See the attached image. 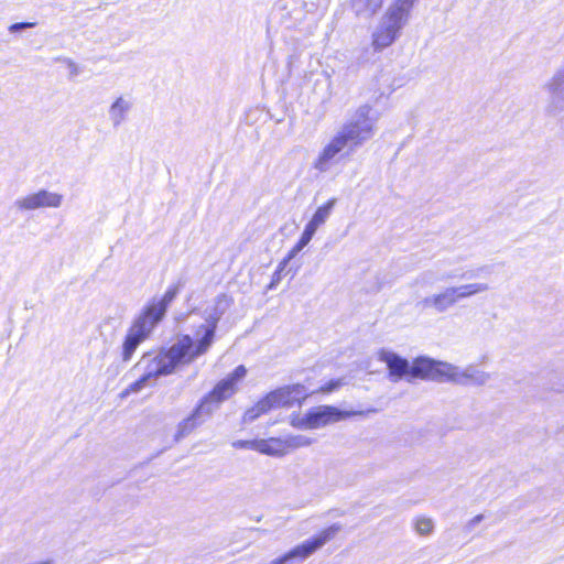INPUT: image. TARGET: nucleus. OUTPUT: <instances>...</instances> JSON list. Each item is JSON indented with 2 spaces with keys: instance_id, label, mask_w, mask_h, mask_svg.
<instances>
[{
  "instance_id": "obj_3",
  "label": "nucleus",
  "mask_w": 564,
  "mask_h": 564,
  "mask_svg": "<svg viewBox=\"0 0 564 564\" xmlns=\"http://www.w3.org/2000/svg\"><path fill=\"white\" fill-rule=\"evenodd\" d=\"M344 383L345 382L343 379H332L319 389L313 391H310L307 388L299 383L279 388L268 393L264 398L258 401L257 404L248 409L245 413V421H253L261 414H264L271 410L292 406L296 403H301L311 393H330L339 389Z\"/></svg>"
},
{
  "instance_id": "obj_20",
  "label": "nucleus",
  "mask_w": 564,
  "mask_h": 564,
  "mask_svg": "<svg viewBox=\"0 0 564 564\" xmlns=\"http://www.w3.org/2000/svg\"><path fill=\"white\" fill-rule=\"evenodd\" d=\"M335 205L336 198L327 200L326 203L316 208L311 218L323 226L330 217Z\"/></svg>"
},
{
  "instance_id": "obj_12",
  "label": "nucleus",
  "mask_w": 564,
  "mask_h": 564,
  "mask_svg": "<svg viewBox=\"0 0 564 564\" xmlns=\"http://www.w3.org/2000/svg\"><path fill=\"white\" fill-rule=\"evenodd\" d=\"M132 106L133 101L130 96L121 95L117 97L108 109L109 120L115 126L122 123L127 119Z\"/></svg>"
},
{
  "instance_id": "obj_23",
  "label": "nucleus",
  "mask_w": 564,
  "mask_h": 564,
  "mask_svg": "<svg viewBox=\"0 0 564 564\" xmlns=\"http://www.w3.org/2000/svg\"><path fill=\"white\" fill-rule=\"evenodd\" d=\"M313 235L303 229L297 242L293 246V248L289 252V259L294 258L304 247H306L311 240L313 239Z\"/></svg>"
},
{
  "instance_id": "obj_30",
  "label": "nucleus",
  "mask_w": 564,
  "mask_h": 564,
  "mask_svg": "<svg viewBox=\"0 0 564 564\" xmlns=\"http://www.w3.org/2000/svg\"><path fill=\"white\" fill-rule=\"evenodd\" d=\"M471 272H474V270H471V269L470 270H466L464 273L458 274L456 276L459 278L460 280H464V279H466L467 273H471Z\"/></svg>"
},
{
  "instance_id": "obj_27",
  "label": "nucleus",
  "mask_w": 564,
  "mask_h": 564,
  "mask_svg": "<svg viewBox=\"0 0 564 564\" xmlns=\"http://www.w3.org/2000/svg\"><path fill=\"white\" fill-rule=\"evenodd\" d=\"M322 225L310 218V220L306 223L304 229L315 236L316 231Z\"/></svg>"
},
{
  "instance_id": "obj_15",
  "label": "nucleus",
  "mask_w": 564,
  "mask_h": 564,
  "mask_svg": "<svg viewBox=\"0 0 564 564\" xmlns=\"http://www.w3.org/2000/svg\"><path fill=\"white\" fill-rule=\"evenodd\" d=\"M257 452L271 457H282L286 455V445L281 437L258 438Z\"/></svg>"
},
{
  "instance_id": "obj_9",
  "label": "nucleus",
  "mask_w": 564,
  "mask_h": 564,
  "mask_svg": "<svg viewBox=\"0 0 564 564\" xmlns=\"http://www.w3.org/2000/svg\"><path fill=\"white\" fill-rule=\"evenodd\" d=\"M376 358L386 364L389 376L393 381L411 378V365L394 351L384 348L379 349L376 352Z\"/></svg>"
},
{
  "instance_id": "obj_4",
  "label": "nucleus",
  "mask_w": 564,
  "mask_h": 564,
  "mask_svg": "<svg viewBox=\"0 0 564 564\" xmlns=\"http://www.w3.org/2000/svg\"><path fill=\"white\" fill-rule=\"evenodd\" d=\"M371 411H347L332 405H318L305 412L292 413L290 425L297 430H318L352 416H364Z\"/></svg>"
},
{
  "instance_id": "obj_8",
  "label": "nucleus",
  "mask_w": 564,
  "mask_h": 564,
  "mask_svg": "<svg viewBox=\"0 0 564 564\" xmlns=\"http://www.w3.org/2000/svg\"><path fill=\"white\" fill-rule=\"evenodd\" d=\"M63 203V195L48 189H40L18 198L14 207L20 212H32L40 208H57Z\"/></svg>"
},
{
  "instance_id": "obj_21",
  "label": "nucleus",
  "mask_w": 564,
  "mask_h": 564,
  "mask_svg": "<svg viewBox=\"0 0 564 564\" xmlns=\"http://www.w3.org/2000/svg\"><path fill=\"white\" fill-rule=\"evenodd\" d=\"M414 531L422 536H427L433 533L435 524L432 518L419 516L413 521Z\"/></svg>"
},
{
  "instance_id": "obj_28",
  "label": "nucleus",
  "mask_w": 564,
  "mask_h": 564,
  "mask_svg": "<svg viewBox=\"0 0 564 564\" xmlns=\"http://www.w3.org/2000/svg\"><path fill=\"white\" fill-rule=\"evenodd\" d=\"M322 225L310 218V220L306 223L304 229L315 236L316 231Z\"/></svg>"
},
{
  "instance_id": "obj_19",
  "label": "nucleus",
  "mask_w": 564,
  "mask_h": 564,
  "mask_svg": "<svg viewBox=\"0 0 564 564\" xmlns=\"http://www.w3.org/2000/svg\"><path fill=\"white\" fill-rule=\"evenodd\" d=\"M283 441L286 445V455L292 451L308 447L314 443V438L307 435H289Z\"/></svg>"
},
{
  "instance_id": "obj_6",
  "label": "nucleus",
  "mask_w": 564,
  "mask_h": 564,
  "mask_svg": "<svg viewBox=\"0 0 564 564\" xmlns=\"http://www.w3.org/2000/svg\"><path fill=\"white\" fill-rule=\"evenodd\" d=\"M339 531L340 527L338 524L325 528L313 538L303 541L285 554L271 561L269 564H291L294 561H304L317 550L322 549L326 543L332 541Z\"/></svg>"
},
{
  "instance_id": "obj_10",
  "label": "nucleus",
  "mask_w": 564,
  "mask_h": 564,
  "mask_svg": "<svg viewBox=\"0 0 564 564\" xmlns=\"http://www.w3.org/2000/svg\"><path fill=\"white\" fill-rule=\"evenodd\" d=\"M246 376L247 368L245 366H238L231 373L218 382L210 393V399L220 402L230 398L237 392L239 384Z\"/></svg>"
},
{
  "instance_id": "obj_25",
  "label": "nucleus",
  "mask_w": 564,
  "mask_h": 564,
  "mask_svg": "<svg viewBox=\"0 0 564 564\" xmlns=\"http://www.w3.org/2000/svg\"><path fill=\"white\" fill-rule=\"evenodd\" d=\"M258 438L253 440H238L232 443L237 449H252L257 452Z\"/></svg>"
},
{
  "instance_id": "obj_5",
  "label": "nucleus",
  "mask_w": 564,
  "mask_h": 564,
  "mask_svg": "<svg viewBox=\"0 0 564 564\" xmlns=\"http://www.w3.org/2000/svg\"><path fill=\"white\" fill-rule=\"evenodd\" d=\"M489 290L486 282H468L457 285H451L425 297L423 304L425 307L436 313H445L460 301L482 294Z\"/></svg>"
},
{
  "instance_id": "obj_16",
  "label": "nucleus",
  "mask_w": 564,
  "mask_h": 564,
  "mask_svg": "<svg viewBox=\"0 0 564 564\" xmlns=\"http://www.w3.org/2000/svg\"><path fill=\"white\" fill-rule=\"evenodd\" d=\"M409 9L403 6H395L390 8L384 17L383 23L395 30L397 32L405 24L408 20Z\"/></svg>"
},
{
  "instance_id": "obj_14",
  "label": "nucleus",
  "mask_w": 564,
  "mask_h": 564,
  "mask_svg": "<svg viewBox=\"0 0 564 564\" xmlns=\"http://www.w3.org/2000/svg\"><path fill=\"white\" fill-rule=\"evenodd\" d=\"M544 88L555 106L564 107V66L553 74Z\"/></svg>"
},
{
  "instance_id": "obj_29",
  "label": "nucleus",
  "mask_w": 564,
  "mask_h": 564,
  "mask_svg": "<svg viewBox=\"0 0 564 564\" xmlns=\"http://www.w3.org/2000/svg\"><path fill=\"white\" fill-rule=\"evenodd\" d=\"M195 425V420L194 417H188L186 420H184L181 424V429L182 430H192Z\"/></svg>"
},
{
  "instance_id": "obj_11",
  "label": "nucleus",
  "mask_w": 564,
  "mask_h": 564,
  "mask_svg": "<svg viewBox=\"0 0 564 564\" xmlns=\"http://www.w3.org/2000/svg\"><path fill=\"white\" fill-rule=\"evenodd\" d=\"M175 295V291H167L163 299L151 302L144 311L138 316L140 322H143L149 328L153 330L155 325L162 319L165 314L166 305Z\"/></svg>"
},
{
  "instance_id": "obj_1",
  "label": "nucleus",
  "mask_w": 564,
  "mask_h": 564,
  "mask_svg": "<svg viewBox=\"0 0 564 564\" xmlns=\"http://www.w3.org/2000/svg\"><path fill=\"white\" fill-rule=\"evenodd\" d=\"M227 306L228 302L225 297L218 299L217 307L196 327L194 337L186 334L178 335L167 349L155 356H143L137 365V368L143 370V375L131 386V389L138 391L147 382L160 376L172 375L207 354L215 341L218 322Z\"/></svg>"
},
{
  "instance_id": "obj_24",
  "label": "nucleus",
  "mask_w": 564,
  "mask_h": 564,
  "mask_svg": "<svg viewBox=\"0 0 564 564\" xmlns=\"http://www.w3.org/2000/svg\"><path fill=\"white\" fill-rule=\"evenodd\" d=\"M140 344V340L127 334L126 339L123 341V359L129 360Z\"/></svg>"
},
{
  "instance_id": "obj_2",
  "label": "nucleus",
  "mask_w": 564,
  "mask_h": 564,
  "mask_svg": "<svg viewBox=\"0 0 564 564\" xmlns=\"http://www.w3.org/2000/svg\"><path fill=\"white\" fill-rule=\"evenodd\" d=\"M411 378L440 382L449 381L458 384H467L469 382L482 384L488 380L489 376L471 366L460 368L446 361L419 357L411 364Z\"/></svg>"
},
{
  "instance_id": "obj_26",
  "label": "nucleus",
  "mask_w": 564,
  "mask_h": 564,
  "mask_svg": "<svg viewBox=\"0 0 564 564\" xmlns=\"http://www.w3.org/2000/svg\"><path fill=\"white\" fill-rule=\"evenodd\" d=\"M36 25L35 22H18V23H13L11 24L8 30L10 33H17V32H20L24 29H29V28H34Z\"/></svg>"
},
{
  "instance_id": "obj_13",
  "label": "nucleus",
  "mask_w": 564,
  "mask_h": 564,
  "mask_svg": "<svg viewBox=\"0 0 564 564\" xmlns=\"http://www.w3.org/2000/svg\"><path fill=\"white\" fill-rule=\"evenodd\" d=\"M347 145L349 144L347 143L345 137H343L339 132L329 141V143L321 152L318 160L316 162V167L319 170H325L328 163Z\"/></svg>"
},
{
  "instance_id": "obj_18",
  "label": "nucleus",
  "mask_w": 564,
  "mask_h": 564,
  "mask_svg": "<svg viewBox=\"0 0 564 564\" xmlns=\"http://www.w3.org/2000/svg\"><path fill=\"white\" fill-rule=\"evenodd\" d=\"M397 34L398 32L395 30L383 23L382 28L375 33L373 43L378 47H387L394 41Z\"/></svg>"
},
{
  "instance_id": "obj_22",
  "label": "nucleus",
  "mask_w": 564,
  "mask_h": 564,
  "mask_svg": "<svg viewBox=\"0 0 564 564\" xmlns=\"http://www.w3.org/2000/svg\"><path fill=\"white\" fill-rule=\"evenodd\" d=\"M151 332V328H149L145 324H143V322H140L137 318L129 328L127 334L142 343L150 335Z\"/></svg>"
},
{
  "instance_id": "obj_17",
  "label": "nucleus",
  "mask_w": 564,
  "mask_h": 564,
  "mask_svg": "<svg viewBox=\"0 0 564 564\" xmlns=\"http://www.w3.org/2000/svg\"><path fill=\"white\" fill-rule=\"evenodd\" d=\"M383 0H351V8L357 15L371 17L382 6Z\"/></svg>"
},
{
  "instance_id": "obj_7",
  "label": "nucleus",
  "mask_w": 564,
  "mask_h": 564,
  "mask_svg": "<svg viewBox=\"0 0 564 564\" xmlns=\"http://www.w3.org/2000/svg\"><path fill=\"white\" fill-rule=\"evenodd\" d=\"M370 115L371 108L369 106H361L356 110L351 122L340 131L348 144L360 145L372 137L375 120Z\"/></svg>"
}]
</instances>
